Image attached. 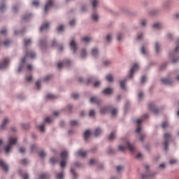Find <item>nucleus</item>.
<instances>
[{"label": "nucleus", "instance_id": "nucleus-1", "mask_svg": "<svg viewBox=\"0 0 179 179\" xmlns=\"http://www.w3.org/2000/svg\"><path fill=\"white\" fill-rule=\"evenodd\" d=\"M8 142H9V145H8L7 146H6L4 148V150H5V152L6 153H8L10 150L12 149L13 148V145H15L17 142V138H12L10 137L9 139H8Z\"/></svg>", "mask_w": 179, "mask_h": 179}, {"label": "nucleus", "instance_id": "nucleus-2", "mask_svg": "<svg viewBox=\"0 0 179 179\" xmlns=\"http://www.w3.org/2000/svg\"><path fill=\"white\" fill-rule=\"evenodd\" d=\"M61 157H62V162L60 163V166L62 168H64L66 166V159L68 157V152L66 151H64L61 153Z\"/></svg>", "mask_w": 179, "mask_h": 179}, {"label": "nucleus", "instance_id": "nucleus-3", "mask_svg": "<svg viewBox=\"0 0 179 179\" xmlns=\"http://www.w3.org/2000/svg\"><path fill=\"white\" fill-rule=\"evenodd\" d=\"M36 57V55L34 53V52H32L31 50H27L26 52V55L24 56V57H23V59H22V64H24L25 63V59L27 57H29L31 59H34Z\"/></svg>", "mask_w": 179, "mask_h": 179}, {"label": "nucleus", "instance_id": "nucleus-4", "mask_svg": "<svg viewBox=\"0 0 179 179\" xmlns=\"http://www.w3.org/2000/svg\"><path fill=\"white\" fill-rule=\"evenodd\" d=\"M164 148H165V150L167 151L168 150V146H169V141L171 138V135L170 134H166L164 136Z\"/></svg>", "mask_w": 179, "mask_h": 179}, {"label": "nucleus", "instance_id": "nucleus-5", "mask_svg": "<svg viewBox=\"0 0 179 179\" xmlns=\"http://www.w3.org/2000/svg\"><path fill=\"white\" fill-rule=\"evenodd\" d=\"M53 4V0H48L45 6V12L47 13L48 10L51 8Z\"/></svg>", "mask_w": 179, "mask_h": 179}, {"label": "nucleus", "instance_id": "nucleus-6", "mask_svg": "<svg viewBox=\"0 0 179 179\" xmlns=\"http://www.w3.org/2000/svg\"><path fill=\"white\" fill-rule=\"evenodd\" d=\"M138 69V64H134L132 69H131V71H130V76L129 78H133V75L135 73V71H136Z\"/></svg>", "mask_w": 179, "mask_h": 179}, {"label": "nucleus", "instance_id": "nucleus-7", "mask_svg": "<svg viewBox=\"0 0 179 179\" xmlns=\"http://www.w3.org/2000/svg\"><path fill=\"white\" fill-rule=\"evenodd\" d=\"M149 109L152 110L155 114H157L159 113V110L155 108V104L153 103L149 104Z\"/></svg>", "mask_w": 179, "mask_h": 179}, {"label": "nucleus", "instance_id": "nucleus-8", "mask_svg": "<svg viewBox=\"0 0 179 179\" xmlns=\"http://www.w3.org/2000/svg\"><path fill=\"white\" fill-rule=\"evenodd\" d=\"M49 26H50L49 22H45V24H43V25H41L40 29L41 32L48 30L49 29Z\"/></svg>", "mask_w": 179, "mask_h": 179}, {"label": "nucleus", "instance_id": "nucleus-9", "mask_svg": "<svg viewBox=\"0 0 179 179\" xmlns=\"http://www.w3.org/2000/svg\"><path fill=\"white\" fill-rule=\"evenodd\" d=\"M9 60L8 59H4L3 63H0V69H3L6 67V66L8 64Z\"/></svg>", "mask_w": 179, "mask_h": 179}, {"label": "nucleus", "instance_id": "nucleus-10", "mask_svg": "<svg viewBox=\"0 0 179 179\" xmlns=\"http://www.w3.org/2000/svg\"><path fill=\"white\" fill-rule=\"evenodd\" d=\"M143 120H136V122L138 124V127L136 128V131L138 133V134H140L141 131V122H143Z\"/></svg>", "mask_w": 179, "mask_h": 179}, {"label": "nucleus", "instance_id": "nucleus-11", "mask_svg": "<svg viewBox=\"0 0 179 179\" xmlns=\"http://www.w3.org/2000/svg\"><path fill=\"white\" fill-rule=\"evenodd\" d=\"M70 47L71 48V50H73V52L75 53L76 50H77V46H76V43L75 42V41H71V42L70 43Z\"/></svg>", "mask_w": 179, "mask_h": 179}, {"label": "nucleus", "instance_id": "nucleus-12", "mask_svg": "<svg viewBox=\"0 0 179 179\" xmlns=\"http://www.w3.org/2000/svg\"><path fill=\"white\" fill-rule=\"evenodd\" d=\"M0 166L3 169V170L6 172L8 171V166L2 161L0 159Z\"/></svg>", "mask_w": 179, "mask_h": 179}, {"label": "nucleus", "instance_id": "nucleus-13", "mask_svg": "<svg viewBox=\"0 0 179 179\" xmlns=\"http://www.w3.org/2000/svg\"><path fill=\"white\" fill-rule=\"evenodd\" d=\"M110 110H111V107L110 106L104 107V108H102L101 109V114H106L108 111H110Z\"/></svg>", "mask_w": 179, "mask_h": 179}, {"label": "nucleus", "instance_id": "nucleus-14", "mask_svg": "<svg viewBox=\"0 0 179 179\" xmlns=\"http://www.w3.org/2000/svg\"><path fill=\"white\" fill-rule=\"evenodd\" d=\"M127 148L130 150L131 153H134L135 152V148L132 144H130L129 142L127 143Z\"/></svg>", "mask_w": 179, "mask_h": 179}, {"label": "nucleus", "instance_id": "nucleus-15", "mask_svg": "<svg viewBox=\"0 0 179 179\" xmlns=\"http://www.w3.org/2000/svg\"><path fill=\"white\" fill-rule=\"evenodd\" d=\"M161 81L162 83H164L165 85H171L172 84V81L169 79L163 78L161 80Z\"/></svg>", "mask_w": 179, "mask_h": 179}, {"label": "nucleus", "instance_id": "nucleus-16", "mask_svg": "<svg viewBox=\"0 0 179 179\" xmlns=\"http://www.w3.org/2000/svg\"><path fill=\"white\" fill-rule=\"evenodd\" d=\"M91 136V132L89 130L85 131V132L84 133V138L85 141H87L90 138V136Z\"/></svg>", "mask_w": 179, "mask_h": 179}, {"label": "nucleus", "instance_id": "nucleus-17", "mask_svg": "<svg viewBox=\"0 0 179 179\" xmlns=\"http://www.w3.org/2000/svg\"><path fill=\"white\" fill-rule=\"evenodd\" d=\"M50 176L48 173H43L39 176V179H49Z\"/></svg>", "mask_w": 179, "mask_h": 179}, {"label": "nucleus", "instance_id": "nucleus-18", "mask_svg": "<svg viewBox=\"0 0 179 179\" xmlns=\"http://www.w3.org/2000/svg\"><path fill=\"white\" fill-rule=\"evenodd\" d=\"M77 155L80 156L82 157H85L87 155V152H84L82 150H80L78 152Z\"/></svg>", "mask_w": 179, "mask_h": 179}, {"label": "nucleus", "instance_id": "nucleus-19", "mask_svg": "<svg viewBox=\"0 0 179 179\" xmlns=\"http://www.w3.org/2000/svg\"><path fill=\"white\" fill-rule=\"evenodd\" d=\"M112 92H113V90L111 88H107L103 91V93L106 95H109L112 94Z\"/></svg>", "mask_w": 179, "mask_h": 179}, {"label": "nucleus", "instance_id": "nucleus-20", "mask_svg": "<svg viewBox=\"0 0 179 179\" xmlns=\"http://www.w3.org/2000/svg\"><path fill=\"white\" fill-rule=\"evenodd\" d=\"M90 102L91 103H96L98 105L100 103V101L96 97H92L90 99Z\"/></svg>", "mask_w": 179, "mask_h": 179}, {"label": "nucleus", "instance_id": "nucleus-21", "mask_svg": "<svg viewBox=\"0 0 179 179\" xmlns=\"http://www.w3.org/2000/svg\"><path fill=\"white\" fill-rule=\"evenodd\" d=\"M8 122H9V120H8L7 118L4 119V120H3V122L2 124H1V128L2 129H5L6 125Z\"/></svg>", "mask_w": 179, "mask_h": 179}, {"label": "nucleus", "instance_id": "nucleus-22", "mask_svg": "<svg viewBox=\"0 0 179 179\" xmlns=\"http://www.w3.org/2000/svg\"><path fill=\"white\" fill-rule=\"evenodd\" d=\"M101 132H102V131L99 128H97V129H96V130L94 131V136L96 137H97L101 134Z\"/></svg>", "mask_w": 179, "mask_h": 179}, {"label": "nucleus", "instance_id": "nucleus-23", "mask_svg": "<svg viewBox=\"0 0 179 179\" xmlns=\"http://www.w3.org/2000/svg\"><path fill=\"white\" fill-rule=\"evenodd\" d=\"M106 79L109 82L111 83L113 80V77L111 74H108L106 77Z\"/></svg>", "mask_w": 179, "mask_h": 179}, {"label": "nucleus", "instance_id": "nucleus-24", "mask_svg": "<svg viewBox=\"0 0 179 179\" xmlns=\"http://www.w3.org/2000/svg\"><path fill=\"white\" fill-rule=\"evenodd\" d=\"M127 80L120 81V87L122 90H126L125 84H126Z\"/></svg>", "mask_w": 179, "mask_h": 179}, {"label": "nucleus", "instance_id": "nucleus-25", "mask_svg": "<svg viewBox=\"0 0 179 179\" xmlns=\"http://www.w3.org/2000/svg\"><path fill=\"white\" fill-rule=\"evenodd\" d=\"M153 29H160L162 27V24H160L159 22H157L156 24H154V25H152Z\"/></svg>", "mask_w": 179, "mask_h": 179}, {"label": "nucleus", "instance_id": "nucleus-26", "mask_svg": "<svg viewBox=\"0 0 179 179\" xmlns=\"http://www.w3.org/2000/svg\"><path fill=\"white\" fill-rule=\"evenodd\" d=\"M57 98L56 96L53 95V94H48L46 96V99H51V100H53V99H55Z\"/></svg>", "mask_w": 179, "mask_h": 179}, {"label": "nucleus", "instance_id": "nucleus-27", "mask_svg": "<svg viewBox=\"0 0 179 179\" xmlns=\"http://www.w3.org/2000/svg\"><path fill=\"white\" fill-rule=\"evenodd\" d=\"M24 45L27 46L31 43V39H24Z\"/></svg>", "mask_w": 179, "mask_h": 179}, {"label": "nucleus", "instance_id": "nucleus-28", "mask_svg": "<svg viewBox=\"0 0 179 179\" xmlns=\"http://www.w3.org/2000/svg\"><path fill=\"white\" fill-rule=\"evenodd\" d=\"M82 41L85 43H87L91 41V38H88V36H85L84 38H82Z\"/></svg>", "mask_w": 179, "mask_h": 179}, {"label": "nucleus", "instance_id": "nucleus-29", "mask_svg": "<svg viewBox=\"0 0 179 179\" xmlns=\"http://www.w3.org/2000/svg\"><path fill=\"white\" fill-rule=\"evenodd\" d=\"M92 55L94 57H96L98 55V50L97 49H92Z\"/></svg>", "mask_w": 179, "mask_h": 179}, {"label": "nucleus", "instance_id": "nucleus-30", "mask_svg": "<svg viewBox=\"0 0 179 179\" xmlns=\"http://www.w3.org/2000/svg\"><path fill=\"white\" fill-rule=\"evenodd\" d=\"M115 138V134L114 132H112V133L110 134V135L109 136L108 139H109L110 141H112V140H113Z\"/></svg>", "mask_w": 179, "mask_h": 179}, {"label": "nucleus", "instance_id": "nucleus-31", "mask_svg": "<svg viewBox=\"0 0 179 179\" xmlns=\"http://www.w3.org/2000/svg\"><path fill=\"white\" fill-rule=\"evenodd\" d=\"M141 52L145 55L148 54V50L145 49V46H142Z\"/></svg>", "mask_w": 179, "mask_h": 179}, {"label": "nucleus", "instance_id": "nucleus-32", "mask_svg": "<svg viewBox=\"0 0 179 179\" xmlns=\"http://www.w3.org/2000/svg\"><path fill=\"white\" fill-rule=\"evenodd\" d=\"M31 17V14H27V15H24V17H23V20L27 21Z\"/></svg>", "mask_w": 179, "mask_h": 179}, {"label": "nucleus", "instance_id": "nucleus-33", "mask_svg": "<svg viewBox=\"0 0 179 179\" xmlns=\"http://www.w3.org/2000/svg\"><path fill=\"white\" fill-rule=\"evenodd\" d=\"M153 175H149L148 173H147L146 174H143L142 176V178L143 179H148L150 176H152Z\"/></svg>", "mask_w": 179, "mask_h": 179}, {"label": "nucleus", "instance_id": "nucleus-34", "mask_svg": "<svg viewBox=\"0 0 179 179\" xmlns=\"http://www.w3.org/2000/svg\"><path fill=\"white\" fill-rule=\"evenodd\" d=\"M86 55H87L86 50H85V49H83L81 52V57L85 58Z\"/></svg>", "mask_w": 179, "mask_h": 179}, {"label": "nucleus", "instance_id": "nucleus-35", "mask_svg": "<svg viewBox=\"0 0 179 179\" xmlns=\"http://www.w3.org/2000/svg\"><path fill=\"white\" fill-rule=\"evenodd\" d=\"M117 110L116 108H114L112 110L111 115L113 116H115L117 115Z\"/></svg>", "mask_w": 179, "mask_h": 179}, {"label": "nucleus", "instance_id": "nucleus-36", "mask_svg": "<svg viewBox=\"0 0 179 179\" xmlns=\"http://www.w3.org/2000/svg\"><path fill=\"white\" fill-rule=\"evenodd\" d=\"M38 128L39 129V130L41 132H44V131H45V125L44 124L38 126Z\"/></svg>", "mask_w": 179, "mask_h": 179}, {"label": "nucleus", "instance_id": "nucleus-37", "mask_svg": "<svg viewBox=\"0 0 179 179\" xmlns=\"http://www.w3.org/2000/svg\"><path fill=\"white\" fill-rule=\"evenodd\" d=\"M98 4V0H93L92 1V6H93V8H95L96 6H97Z\"/></svg>", "mask_w": 179, "mask_h": 179}, {"label": "nucleus", "instance_id": "nucleus-38", "mask_svg": "<svg viewBox=\"0 0 179 179\" xmlns=\"http://www.w3.org/2000/svg\"><path fill=\"white\" fill-rule=\"evenodd\" d=\"M155 50L157 53L159 52V45L157 42L155 43Z\"/></svg>", "mask_w": 179, "mask_h": 179}, {"label": "nucleus", "instance_id": "nucleus-39", "mask_svg": "<svg viewBox=\"0 0 179 179\" xmlns=\"http://www.w3.org/2000/svg\"><path fill=\"white\" fill-rule=\"evenodd\" d=\"M99 19V15L97 14H92V20L94 21L98 20Z\"/></svg>", "mask_w": 179, "mask_h": 179}, {"label": "nucleus", "instance_id": "nucleus-40", "mask_svg": "<svg viewBox=\"0 0 179 179\" xmlns=\"http://www.w3.org/2000/svg\"><path fill=\"white\" fill-rule=\"evenodd\" d=\"M63 177H64L63 173H58V174L57 175V178L58 179H63Z\"/></svg>", "mask_w": 179, "mask_h": 179}, {"label": "nucleus", "instance_id": "nucleus-41", "mask_svg": "<svg viewBox=\"0 0 179 179\" xmlns=\"http://www.w3.org/2000/svg\"><path fill=\"white\" fill-rule=\"evenodd\" d=\"M71 173L74 176V178H76L77 174L76 173L75 170L73 168H71Z\"/></svg>", "mask_w": 179, "mask_h": 179}, {"label": "nucleus", "instance_id": "nucleus-42", "mask_svg": "<svg viewBox=\"0 0 179 179\" xmlns=\"http://www.w3.org/2000/svg\"><path fill=\"white\" fill-rule=\"evenodd\" d=\"M70 124L71 126H76L78 124V122L76 120H73L70 122Z\"/></svg>", "mask_w": 179, "mask_h": 179}, {"label": "nucleus", "instance_id": "nucleus-43", "mask_svg": "<svg viewBox=\"0 0 179 179\" xmlns=\"http://www.w3.org/2000/svg\"><path fill=\"white\" fill-rule=\"evenodd\" d=\"M57 162V160L55 158V157H52V158H51L50 159V162L51 163V164H55V163H56Z\"/></svg>", "mask_w": 179, "mask_h": 179}, {"label": "nucleus", "instance_id": "nucleus-44", "mask_svg": "<svg viewBox=\"0 0 179 179\" xmlns=\"http://www.w3.org/2000/svg\"><path fill=\"white\" fill-rule=\"evenodd\" d=\"M169 126V123L167 122H164L162 124V128L166 129Z\"/></svg>", "mask_w": 179, "mask_h": 179}, {"label": "nucleus", "instance_id": "nucleus-45", "mask_svg": "<svg viewBox=\"0 0 179 179\" xmlns=\"http://www.w3.org/2000/svg\"><path fill=\"white\" fill-rule=\"evenodd\" d=\"M63 29H64V26H63V25H59V26L58 27V28H57V31H58L59 32L62 31Z\"/></svg>", "mask_w": 179, "mask_h": 179}, {"label": "nucleus", "instance_id": "nucleus-46", "mask_svg": "<svg viewBox=\"0 0 179 179\" xmlns=\"http://www.w3.org/2000/svg\"><path fill=\"white\" fill-rule=\"evenodd\" d=\"M5 8H6V7H5L4 4H1L0 5V12L1 13H2L4 10Z\"/></svg>", "mask_w": 179, "mask_h": 179}, {"label": "nucleus", "instance_id": "nucleus-47", "mask_svg": "<svg viewBox=\"0 0 179 179\" xmlns=\"http://www.w3.org/2000/svg\"><path fill=\"white\" fill-rule=\"evenodd\" d=\"M89 115H90V117H94L95 115L94 110H90Z\"/></svg>", "mask_w": 179, "mask_h": 179}, {"label": "nucleus", "instance_id": "nucleus-48", "mask_svg": "<svg viewBox=\"0 0 179 179\" xmlns=\"http://www.w3.org/2000/svg\"><path fill=\"white\" fill-rule=\"evenodd\" d=\"M177 45L178 46L176 48L175 53L178 52L179 50V39L177 41Z\"/></svg>", "mask_w": 179, "mask_h": 179}, {"label": "nucleus", "instance_id": "nucleus-49", "mask_svg": "<svg viewBox=\"0 0 179 179\" xmlns=\"http://www.w3.org/2000/svg\"><path fill=\"white\" fill-rule=\"evenodd\" d=\"M38 155L41 158H43L45 156V153L43 151L40 152Z\"/></svg>", "mask_w": 179, "mask_h": 179}, {"label": "nucleus", "instance_id": "nucleus-50", "mask_svg": "<svg viewBox=\"0 0 179 179\" xmlns=\"http://www.w3.org/2000/svg\"><path fill=\"white\" fill-rule=\"evenodd\" d=\"M126 149L127 148L124 146H122V145L119 146V150H121L122 152H124Z\"/></svg>", "mask_w": 179, "mask_h": 179}, {"label": "nucleus", "instance_id": "nucleus-51", "mask_svg": "<svg viewBox=\"0 0 179 179\" xmlns=\"http://www.w3.org/2000/svg\"><path fill=\"white\" fill-rule=\"evenodd\" d=\"M123 167L122 166H117V171L118 172V173H120L121 171H122L123 170Z\"/></svg>", "mask_w": 179, "mask_h": 179}, {"label": "nucleus", "instance_id": "nucleus-52", "mask_svg": "<svg viewBox=\"0 0 179 179\" xmlns=\"http://www.w3.org/2000/svg\"><path fill=\"white\" fill-rule=\"evenodd\" d=\"M145 81H146V77H145V76H143L142 78H141V83L144 84L145 83Z\"/></svg>", "mask_w": 179, "mask_h": 179}, {"label": "nucleus", "instance_id": "nucleus-53", "mask_svg": "<svg viewBox=\"0 0 179 179\" xmlns=\"http://www.w3.org/2000/svg\"><path fill=\"white\" fill-rule=\"evenodd\" d=\"M32 4L35 6H38L39 5V2L37 0H35L32 2Z\"/></svg>", "mask_w": 179, "mask_h": 179}, {"label": "nucleus", "instance_id": "nucleus-54", "mask_svg": "<svg viewBox=\"0 0 179 179\" xmlns=\"http://www.w3.org/2000/svg\"><path fill=\"white\" fill-rule=\"evenodd\" d=\"M26 80H27V82H31V81H32V77H31V76H29L28 77H27V78H26Z\"/></svg>", "mask_w": 179, "mask_h": 179}, {"label": "nucleus", "instance_id": "nucleus-55", "mask_svg": "<svg viewBox=\"0 0 179 179\" xmlns=\"http://www.w3.org/2000/svg\"><path fill=\"white\" fill-rule=\"evenodd\" d=\"M177 162H178V161L176 160V159H171V160L170 161V164H177Z\"/></svg>", "mask_w": 179, "mask_h": 179}, {"label": "nucleus", "instance_id": "nucleus-56", "mask_svg": "<svg viewBox=\"0 0 179 179\" xmlns=\"http://www.w3.org/2000/svg\"><path fill=\"white\" fill-rule=\"evenodd\" d=\"M145 138V134H142V135H141V136H140V140H141L142 142H143Z\"/></svg>", "mask_w": 179, "mask_h": 179}, {"label": "nucleus", "instance_id": "nucleus-57", "mask_svg": "<svg viewBox=\"0 0 179 179\" xmlns=\"http://www.w3.org/2000/svg\"><path fill=\"white\" fill-rule=\"evenodd\" d=\"M10 43V41H8V40H7L5 42H3V45L5 46H8Z\"/></svg>", "mask_w": 179, "mask_h": 179}, {"label": "nucleus", "instance_id": "nucleus-58", "mask_svg": "<svg viewBox=\"0 0 179 179\" xmlns=\"http://www.w3.org/2000/svg\"><path fill=\"white\" fill-rule=\"evenodd\" d=\"M6 32H7V31H6V29H1V30L0 31V34H3V35L6 34Z\"/></svg>", "mask_w": 179, "mask_h": 179}, {"label": "nucleus", "instance_id": "nucleus-59", "mask_svg": "<svg viewBox=\"0 0 179 179\" xmlns=\"http://www.w3.org/2000/svg\"><path fill=\"white\" fill-rule=\"evenodd\" d=\"M122 38V34H119L118 36H117V41H120Z\"/></svg>", "mask_w": 179, "mask_h": 179}, {"label": "nucleus", "instance_id": "nucleus-60", "mask_svg": "<svg viewBox=\"0 0 179 179\" xmlns=\"http://www.w3.org/2000/svg\"><path fill=\"white\" fill-rule=\"evenodd\" d=\"M79 95L77 94H72V97L74 99H77L78 98Z\"/></svg>", "mask_w": 179, "mask_h": 179}, {"label": "nucleus", "instance_id": "nucleus-61", "mask_svg": "<svg viewBox=\"0 0 179 179\" xmlns=\"http://www.w3.org/2000/svg\"><path fill=\"white\" fill-rule=\"evenodd\" d=\"M28 163L27 159H23L21 161V164L23 165H26Z\"/></svg>", "mask_w": 179, "mask_h": 179}, {"label": "nucleus", "instance_id": "nucleus-62", "mask_svg": "<svg viewBox=\"0 0 179 179\" xmlns=\"http://www.w3.org/2000/svg\"><path fill=\"white\" fill-rule=\"evenodd\" d=\"M23 179H28L29 178V176L27 173H24L23 175H22Z\"/></svg>", "mask_w": 179, "mask_h": 179}, {"label": "nucleus", "instance_id": "nucleus-63", "mask_svg": "<svg viewBox=\"0 0 179 179\" xmlns=\"http://www.w3.org/2000/svg\"><path fill=\"white\" fill-rule=\"evenodd\" d=\"M45 122L49 123V122H52V119L50 117H47L45 119Z\"/></svg>", "mask_w": 179, "mask_h": 179}, {"label": "nucleus", "instance_id": "nucleus-64", "mask_svg": "<svg viewBox=\"0 0 179 179\" xmlns=\"http://www.w3.org/2000/svg\"><path fill=\"white\" fill-rule=\"evenodd\" d=\"M52 78V76H47V77L44 79L45 81H48Z\"/></svg>", "mask_w": 179, "mask_h": 179}]
</instances>
